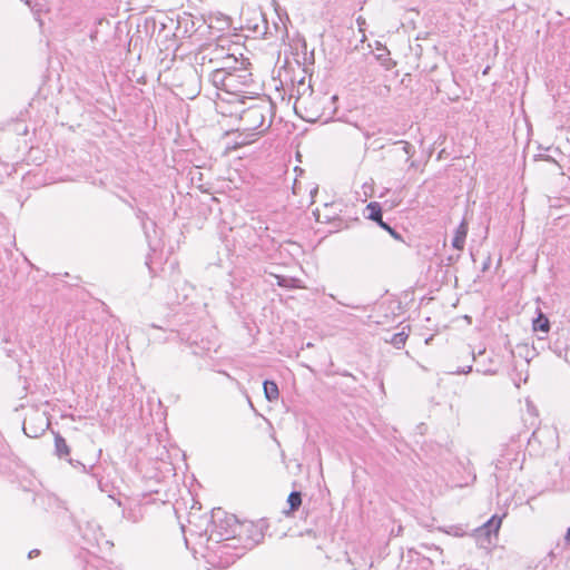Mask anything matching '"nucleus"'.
Returning <instances> with one entry per match:
<instances>
[{"mask_svg":"<svg viewBox=\"0 0 570 570\" xmlns=\"http://www.w3.org/2000/svg\"><path fill=\"white\" fill-rule=\"evenodd\" d=\"M220 514H225L220 509L213 513V529L209 534V540H214L218 544L215 552L220 557H230L232 561L239 558L243 551L233 544L235 540H240L244 532H248L253 524L239 523L235 515H225L219 519Z\"/></svg>","mask_w":570,"mask_h":570,"instance_id":"f257e3e1","label":"nucleus"},{"mask_svg":"<svg viewBox=\"0 0 570 570\" xmlns=\"http://www.w3.org/2000/svg\"><path fill=\"white\" fill-rule=\"evenodd\" d=\"M249 100L252 104L239 114L242 129L245 131L266 130L272 124V120L267 121V117L273 111L272 102L264 98H249Z\"/></svg>","mask_w":570,"mask_h":570,"instance_id":"f03ea898","label":"nucleus"},{"mask_svg":"<svg viewBox=\"0 0 570 570\" xmlns=\"http://www.w3.org/2000/svg\"><path fill=\"white\" fill-rule=\"evenodd\" d=\"M209 81L217 89L224 90L227 94L237 95L246 92L245 89L250 87L253 78L248 68L244 67L238 68V70L234 72L212 71Z\"/></svg>","mask_w":570,"mask_h":570,"instance_id":"7ed1b4c3","label":"nucleus"},{"mask_svg":"<svg viewBox=\"0 0 570 570\" xmlns=\"http://www.w3.org/2000/svg\"><path fill=\"white\" fill-rule=\"evenodd\" d=\"M365 210L367 213L366 218L377 223V225L385 229L386 232H389L394 239L400 242L403 240L402 235L395 228L391 227L387 223L383 220L382 207L380 203H368Z\"/></svg>","mask_w":570,"mask_h":570,"instance_id":"20e7f679","label":"nucleus"},{"mask_svg":"<svg viewBox=\"0 0 570 570\" xmlns=\"http://www.w3.org/2000/svg\"><path fill=\"white\" fill-rule=\"evenodd\" d=\"M392 153L395 156L404 157V161L409 164L410 168L415 167V161H413L411 159L413 157V155L415 154V148L412 144H410L405 140L395 141Z\"/></svg>","mask_w":570,"mask_h":570,"instance_id":"39448f33","label":"nucleus"},{"mask_svg":"<svg viewBox=\"0 0 570 570\" xmlns=\"http://www.w3.org/2000/svg\"><path fill=\"white\" fill-rule=\"evenodd\" d=\"M501 518L498 515H493L491 519H489L482 527L475 529V537H488L490 538L491 534H497L500 527H501Z\"/></svg>","mask_w":570,"mask_h":570,"instance_id":"423d86ee","label":"nucleus"},{"mask_svg":"<svg viewBox=\"0 0 570 570\" xmlns=\"http://www.w3.org/2000/svg\"><path fill=\"white\" fill-rule=\"evenodd\" d=\"M244 60L239 61L234 55H227L222 58L220 63L213 71H227L234 72L238 70V68H244Z\"/></svg>","mask_w":570,"mask_h":570,"instance_id":"0eeeda50","label":"nucleus"},{"mask_svg":"<svg viewBox=\"0 0 570 570\" xmlns=\"http://www.w3.org/2000/svg\"><path fill=\"white\" fill-rule=\"evenodd\" d=\"M122 515L126 520L137 523L144 519V508L140 503H135L124 509Z\"/></svg>","mask_w":570,"mask_h":570,"instance_id":"6e6552de","label":"nucleus"},{"mask_svg":"<svg viewBox=\"0 0 570 570\" xmlns=\"http://www.w3.org/2000/svg\"><path fill=\"white\" fill-rule=\"evenodd\" d=\"M466 234H468V224L464 220H462L455 230L454 237L452 239V246L459 250L463 249L464 244H465Z\"/></svg>","mask_w":570,"mask_h":570,"instance_id":"1a4fd4ad","label":"nucleus"},{"mask_svg":"<svg viewBox=\"0 0 570 570\" xmlns=\"http://www.w3.org/2000/svg\"><path fill=\"white\" fill-rule=\"evenodd\" d=\"M403 327L401 332L393 334L390 338H385V342L392 344L395 348H403L409 337L410 328Z\"/></svg>","mask_w":570,"mask_h":570,"instance_id":"9d476101","label":"nucleus"},{"mask_svg":"<svg viewBox=\"0 0 570 570\" xmlns=\"http://www.w3.org/2000/svg\"><path fill=\"white\" fill-rule=\"evenodd\" d=\"M55 452L60 459H67L70 454V449L65 440L59 433L55 434Z\"/></svg>","mask_w":570,"mask_h":570,"instance_id":"9b49d317","label":"nucleus"},{"mask_svg":"<svg viewBox=\"0 0 570 570\" xmlns=\"http://www.w3.org/2000/svg\"><path fill=\"white\" fill-rule=\"evenodd\" d=\"M264 394L267 401L274 402L279 396V390L274 381L266 380L263 383Z\"/></svg>","mask_w":570,"mask_h":570,"instance_id":"f8f14e48","label":"nucleus"},{"mask_svg":"<svg viewBox=\"0 0 570 570\" xmlns=\"http://www.w3.org/2000/svg\"><path fill=\"white\" fill-rule=\"evenodd\" d=\"M532 326H533L534 331H540V332H544V333H548L550 330L549 320L542 313H539L538 317L533 320Z\"/></svg>","mask_w":570,"mask_h":570,"instance_id":"ddd939ff","label":"nucleus"},{"mask_svg":"<svg viewBox=\"0 0 570 570\" xmlns=\"http://www.w3.org/2000/svg\"><path fill=\"white\" fill-rule=\"evenodd\" d=\"M287 503L289 504V511H296L302 504V494L298 491H293L289 493L287 498Z\"/></svg>","mask_w":570,"mask_h":570,"instance_id":"4468645a","label":"nucleus"},{"mask_svg":"<svg viewBox=\"0 0 570 570\" xmlns=\"http://www.w3.org/2000/svg\"><path fill=\"white\" fill-rule=\"evenodd\" d=\"M136 216L141 222L142 228L146 229V219L148 218L147 213L141 209H138Z\"/></svg>","mask_w":570,"mask_h":570,"instance_id":"2eb2a0df","label":"nucleus"},{"mask_svg":"<svg viewBox=\"0 0 570 570\" xmlns=\"http://www.w3.org/2000/svg\"><path fill=\"white\" fill-rule=\"evenodd\" d=\"M68 462L73 465L75 468H81L85 472H89L94 469V465H91L89 469L85 464H82L80 461H72L71 459H68Z\"/></svg>","mask_w":570,"mask_h":570,"instance_id":"dca6fc26","label":"nucleus"},{"mask_svg":"<svg viewBox=\"0 0 570 570\" xmlns=\"http://www.w3.org/2000/svg\"><path fill=\"white\" fill-rule=\"evenodd\" d=\"M23 431L26 433V435L30 436V438H37L39 435V433L37 431L35 432H29V426L27 425V423H24L23 425Z\"/></svg>","mask_w":570,"mask_h":570,"instance_id":"f3484780","label":"nucleus"},{"mask_svg":"<svg viewBox=\"0 0 570 570\" xmlns=\"http://www.w3.org/2000/svg\"><path fill=\"white\" fill-rule=\"evenodd\" d=\"M257 542L247 538L246 539V543L244 544L243 549H250L253 548Z\"/></svg>","mask_w":570,"mask_h":570,"instance_id":"a211bd4d","label":"nucleus"},{"mask_svg":"<svg viewBox=\"0 0 570 570\" xmlns=\"http://www.w3.org/2000/svg\"><path fill=\"white\" fill-rule=\"evenodd\" d=\"M472 371V366L469 365L466 367H463V368H459L455 373L456 374H466V373H470Z\"/></svg>","mask_w":570,"mask_h":570,"instance_id":"6ab92c4d","label":"nucleus"},{"mask_svg":"<svg viewBox=\"0 0 570 570\" xmlns=\"http://www.w3.org/2000/svg\"><path fill=\"white\" fill-rule=\"evenodd\" d=\"M476 372H481V373H483V374H495V373H497V371H495V370H491V368H480V367H478V368H476Z\"/></svg>","mask_w":570,"mask_h":570,"instance_id":"aec40b11","label":"nucleus"},{"mask_svg":"<svg viewBox=\"0 0 570 570\" xmlns=\"http://www.w3.org/2000/svg\"><path fill=\"white\" fill-rule=\"evenodd\" d=\"M503 468H504L503 459H498L497 462H495V469L497 470H502Z\"/></svg>","mask_w":570,"mask_h":570,"instance_id":"412c9836","label":"nucleus"},{"mask_svg":"<svg viewBox=\"0 0 570 570\" xmlns=\"http://www.w3.org/2000/svg\"><path fill=\"white\" fill-rule=\"evenodd\" d=\"M39 554H40V550H38V549H33V550H31V551L28 553V558H29V559H32V558H35V557H38Z\"/></svg>","mask_w":570,"mask_h":570,"instance_id":"4be33fe9","label":"nucleus"},{"mask_svg":"<svg viewBox=\"0 0 570 570\" xmlns=\"http://www.w3.org/2000/svg\"><path fill=\"white\" fill-rule=\"evenodd\" d=\"M356 22H357V24H358L360 29L362 30V27L365 24V19H364L363 17H361V16H360V17L356 19Z\"/></svg>","mask_w":570,"mask_h":570,"instance_id":"5701e85b","label":"nucleus"},{"mask_svg":"<svg viewBox=\"0 0 570 570\" xmlns=\"http://www.w3.org/2000/svg\"><path fill=\"white\" fill-rule=\"evenodd\" d=\"M278 285L279 286H288L287 285V279L284 278V277H278Z\"/></svg>","mask_w":570,"mask_h":570,"instance_id":"b1692460","label":"nucleus"},{"mask_svg":"<svg viewBox=\"0 0 570 570\" xmlns=\"http://www.w3.org/2000/svg\"><path fill=\"white\" fill-rule=\"evenodd\" d=\"M483 354H484V351H480V352L478 353V355H475V354L473 353V360H474V361H476V360H478V357H479V356H481V355H483Z\"/></svg>","mask_w":570,"mask_h":570,"instance_id":"393cba45","label":"nucleus"},{"mask_svg":"<svg viewBox=\"0 0 570 570\" xmlns=\"http://www.w3.org/2000/svg\"><path fill=\"white\" fill-rule=\"evenodd\" d=\"M564 539H566V541L570 542V528L567 530Z\"/></svg>","mask_w":570,"mask_h":570,"instance_id":"a878e982","label":"nucleus"},{"mask_svg":"<svg viewBox=\"0 0 570 570\" xmlns=\"http://www.w3.org/2000/svg\"><path fill=\"white\" fill-rule=\"evenodd\" d=\"M488 266H489V262L484 263L483 264V271H485L488 268Z\"/></svg>","mask_w":570,"mask_h":570,"instance_id":"bb28decb","label":"nucleus"},{"mask_svg":"<svg viewBox=\"0 0 570 570\" xmlns=\"http://www.w3.org/2000/svg\"><path fill=\"white\" fill-rule=\"evenodd\" d=\"M364 135H365V138H367V139L371 137V134L367 131Z\"/></svg>","mask_w":570,"mask_h":570,"instance_id":"cd10ccee","label":"nucleus"},{"mask_svg":"<svg viewBox=\"0 0 570 570\" xmlns=\"http://www.w3.org/2000/svg\"><path fill=\"white\" fill-rule=\"evenodd\" d=\"M402 531V527L400 525L399 529H396L397 534Z\"/></svg>","mask_w":570,"mask_h":570,"instance_id":"c85d7f7f","label":"nucleus"}]
</instances>
